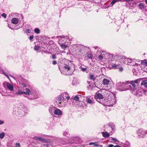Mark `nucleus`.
I'll use <instances>...</instances> for the list:
<instances>
[{
  "mask_svg": "<svg viewBox=\"0 0 147 147\" xmlns=\"http://www.w3.org/2000/svg\"><path fill=\"white\" fill-rule=\"evenodd\" d=\"M112 61V67L113 69H116L119 68L121 63H127L133 62L134 59L129 58H126L122 56L117 55L114 56Z\"/></svg>",
  "mask_w": 147,
  "mask_h": 147,
  "instance_id": "f257e3e1",
  "label": "nucleus"
},
{
  "mask_svg": "<svg viewBox=\"0 0 147 147\" xmlns=\"http://www.w3.org/2000/svg\"><path fill=\"white\" fill-rule=\"evenodd\" d=\"M127 82H128L127 81L126 82H119L117 83L116 86L118 90L120 91H124L129 89Z\"/></svg>",
  "mask_w": 147,
  "mask_h": 147,
  "instance_id": "f03ea898",
  "label": "nucleus"
},
{
  "mask_svg": "<svg viewBox=\"0 0 147 147\" xmlns=\"http://www.w3.org/2000/svg\"><path fill=\"white\" fill-rule=\"evenodd\" d=\"M143 78H139L136 80L134 81H128L129 83L131 85L130 86L132 87L131 89H133V88H136V85L137 84V85L139 84L141 80H142Z\"/></svg>",
  "mask_w": 147,
  "mask_h": 147,
  "instance_id": "7ed1b4c3",
  "label": "nucleus"
},
{
  "mask_svg": "<svg viewBox=\"0 0 147 147\" xmlns=\"http://www.w3.org/2000/svg\"><path fill=\"white\" fill-rule=\"evenodd\" d=\"M64 99L63 97L62 96V95H61V94L59 96L58 99L56 101V102L58 103V107H63L65 106V104L62 103L63 101H64Z\"/></svg>",
  "mask_w": 147,
  "mask_h": 147,
  "instance_id": "20e7f679",
  "label": "nucleus"
},
{
  "mask_svg": "<svg viewBox=\"0 0 147 147\" xmlns=\"http://www.w3.org/2000/svg\"><path fill=\"white\" fill-rule=\"evenodd\" d=\"M57 38H59L60 37L61 39H60V40L59 41L58 43L60 45V46L63 49H65L66 48H67V46L66 45H65V44L63 43V44H61L60 42H59L60 41H61V40H62V38H64V36H58L57 37Z\"/></svg>",
  "mask_w": 147,
  "mask_h": 147,
  "instance_id": "39448f33",
  "label": "nucleus"
},
{
  "mask_svg": "<svg viewBox=\"0 0 147 147\" xmlns=\"http://www.w3.org/2000/svg\"><path fill=\"white\" fill-rule=\"evenodd\" d=\"M3 85L7 87L8 89L11 91L13 90V86L12 84L8 82H5L3 83Z\"/></svg>",
  "mask_w": 147,
  "mask_h": 147,
  "instance_id": "423d86ee",
  "label": "nucleus"
},
{
  "mask_svg": "<svg viewBox=\"0 0 147 147\" xmlns=\"http://www.w3.org/2000/svg\"><path fill=\"white\" fill-rule=\"evenodd\" d=\"M64 67L65 69V70H66L67 71V73H66L65 74L66 75H69L71 74V68L69 66V65H67V64H65Z\"/></svg>",
  "mask_w": 147,
  "mask_h": 147,
  "instance_id": "0eeeda50",
  "label": "nucleus"
},
{
  "mask_svg": "<svg viewBox=\"0 0 147 147\" xmlns=\"http://www.w3.org/2000/svg\"><path fill=\"white\" fill-rule=\"evenodd\" d=\"M137 134L139 137L140 138L143 137L144 134V132L142 129L138 130L137 131Z\"/></svg>",
  "mask_w": 147,
  "mask_h": 147,
  "instance_id": "6e6552de",
  "label": "nucleus"
},
{
  "mask_svg": "<svg viewBox=\"0 0 147 147\" xmlns=\"http://www.w3.org/2000/svg\"><path fill=\"white\" fill-rule=\"evenodd\" d=\"M33 139L36 140H38L42 142H45L46 140L44 139L40 136H36L33 138Z\"/></svg>",
  "mask_w": 147,
  "mask_h": 147,
  "instance_id": "1a4fd4ad",
  "label": "nucleus"
},
{
  "mask_svg": "<svg viewBox=\"0 0 147 147\" xmlns=\"http://www.w3.org/2000/svg\"><path fill=\"white\" fill-rule=\"evenodd\" d=\"M131 90H132L133 93L134 94L136 95L137 93H139L141 92L142 90L140 89H137L136 88H133V89H131Z\"/></svg>",
  "mask_w": 147,
  "mask_h": 147,
  "instance_id": "9d476101",
  "label": "nucleus"
},
{
  "mask_svg": "<svg viewBox=\"0 0 147 147\" xmlns=\"http://www.w3.org/2000/svg\"><path fill=\"white\" fill-rule=\"evenodd\" d=\"M103 96L99 92H97L95 96V98H96L101 99L103 98Z\"/></svg>",
  "mask_w": 147,
  "mask_h": 147,
  "instance_id": "9b49d317",
  "label": "nucleus"
},
{
  "mask_svg": "<svg viewBox=\"0 0 147 147\" xmlns=\"http://www.w3.org/2000/svg\"><path fill=\"white\" fill-rule=\"evenodd\" d=\"M87 83L88 84V86L87 88L89 90H91L93 88L94 86V84L92 82L87 81Z\"/></svg>",
  "mask_w": 147,
  "mask_h": 147,
  "instance_id": "f8f14e48",
  "label": "nucleus"
},
{
  "mask_svg": "<svg viewBox=\"0 0 147 147\" xmlns=\"http://www.w3.org/2000/svg\"><path fill=\"white\" fill-rule=\"evenodd\" d=\"M106 54V55H107L108 56H109V58H113V56L112 54H109V55H108L105 52H102V53L101 54V55H102V56H103V58H105V59H106V57H105V55Z\"/></svg>",
  "mask_w": 147,
  "mask_h": 147,
  "instance_id": "ddd939ff",
  "label": "nucleus"
},
{
  "mask_svg": "<svg viewBox=\"0 0 147 147\" xmlns=\"http://www.w3.org/2000/svg\"><path fill=\"white\" fill-rule=\"evenodd\" d=\"M55 107L52 106L50 107L49 109V111L51 115H53L54 113V111L55 109Z\"/></svg>",
  "mask_w": 147,
  "mask_h": 147,
  "instance_id": "4468645a",
  "label": "nucleus"
},
{
  "mask_svg": "<svg viewBox=\"0 0 147 147\" xmlns=\"http://www.w3.org/2000/svg\"><path fill=\"white\" fill-rule=\"evenodd\" d=\"M116 100L115 99V97H114V98H112L111 101L109 102H110L109 103V106H113L114 105L116 104Z\"/></svg>",
  "mask_w": 147,
  "mask_h": 147,
  "instance_id": "2eb2a0df",
  "label": "nucleus"
},
{
  "mask_svg": "<svg viewBox=\"0 0 147 147\" xmlns=\"http://www.w3.org/2000/svg\"><path fill=\"white\" fill-rule=\"evenodd\" d=\"M54 113L56 115H61L62 114V111L60 109L56 108L54 111Z\"/></svg>",
  "mask_w": 147,
  "mask_h": 147,
  "instance_id": "dca6fc26",
  "label": "nucleus"
},
{
  "mask_svg": "<svg viewBox=\"0 0 147 147\" xmlns=\"http://www.w3.org/2000/svg\"><path fill=\"white\" fill-rule=\"evenodd\" d=\"M61 95H62V96H63L64 99H65V98L67 100H69L70 98V97L67 92L63 93Z\"/></svg>",
  "mask_w": 147,
  "mask_h": 147,
  "instance_id": "f3484780",
  "label": "nucleus"
},
{
  "mask_svg": "<svg viewBox=\"0 0 147 147\" xmlns=\"http://www.w3.org/2000/svg\"><path fill=\"white\" fill-rule=\"evenodd\" d=\"M85 56L89 59H91L93 57V55L90 53L88 52L86 54Z\"/></svg>",
  "mask_w": 147,
  "mask_h": 147,
  "instance_id": "a211bd4d",
  "label": "nucleus"
},
{
  "mask_svg": "<svg viewBox=\"0 0 147 147\" xmlns=\"http://www.w3.org/2000/svg\"><path fill=\"white\" fill-rule=\"evenodd\" d=\"M19 20L16 18H14L12 19L11 20V23L14 24H18Z\"/></svg>",
  "mask_w": 147,
  "mask_h": 147,
  "instance_id": "6ab92c4d",
  "label": "nucleus"
},
{
  "mask_svg": "<svg viewBox=\"0 0 147 147\" xmlns=\"http://www.w3.org/2000/svg\"><path fill=\"white\" fill-rule=\"evenodd\" d=\"M138 5L139 6V9H144L146 8V6L143 3H140Z\"/></svg>",
  "mask_w": 147,
  "mask_h": 147,
  "instance_id": "aec40b11",
  "label": "nucleus"
},
{
  "mask_svg": "<svg viewBox=\"0 0 147 147\" xmlns=\"http://www.w3.org/2000/svg\"><path fill=\"white\" fill-rule=\"evenodd\" d=\"M110 81L109 80L104 79L103 80V84L104 85H108L109 84Z\"/></svg>",
  "mask_w": 147,
  "mask_h": 147,
  "instance_id": "412c9836",
  "label": "nucleus"
},
{
  "mask_svg": "<svg viewBox=\"0 0 147 147\" xmlns=\"http://www.w3.org/2000/svg\"><path fill=\"white\" fill-rule=\"evenodd\" d=\"M24 94H32L31 91H30L29 89L26 88V92H24Z\"/></svg>",
  "mask_w": 147,
  "mask_h": 147,
  "instance_id": "4be33fe9",
  "label": "nucleus"
},
{
  "mask_svg": "<svg viewBox=\"0 0 147 147\" xmlns=\"http://www.w3.org/2000/svg\"><path fill=\"white\" fill-rule=\"evenodd\" d=\"M102 134L103 136L105 138H107L109 136V134L107 132H102Z\"/></svg>",
  "mask_w": 147,
  "mask_h": 147,
  "instance_id": "5701e85b",
  "label": "nucleus"
},
{
  "mask_svg": "<svg viewBox=\"0 0 147 147\" xmlns=\"http://www.w3.org/2000/svg\"><path fill=\"white\" fill-rule=\"evenodd\" d=\"M63 134L64 136H66L67 137L69 136L70 135L69 132L66 131H64L63 133Z\"/></svg>",
  "mask_w": 147,
  "mask_h": 147,
  "instance_id": "b1692460",
  "label": "nucleus"
},
{
  "mask_svg": "<svg viewBox=\"0 0 147 147\" xmlns=\"http://www.w3.org/2000/svg\"><path fill=\"white\" fill-rule=\"evenodd\" d=\"M89 78L90 80H93L94 81L95 79V76L93 74H90Z\"/></svg>",
  "mask_w": 147,
  "mask_h": 147,
  "instance_id": "393cba45",
  "label": "nucleus"
},
{
  "mask_svg": "<svg viewBox=\"0 0 147 147\" xmlns=\"http://www.w3.org/2000/svg\"><path fill=\"white\" fill-rule=\"evenodd\" d=\"M142 65H146L147 66V60L146 59L141 61V63Z\"/></svg>",
  "mask_w": 147,
  "mask_h": 147,
  "instance_id": "a878e982",
  "label": "nucleus"
},
{
  "mask_svg": "<svg viewBox=\"0 0 147 147\" xmlns=\"http://www.w3.org/2000/svg\"><path fill=\"white\" fill-rule=\"evenodd\" d=\"M119 1H121V0H113L112 1V2L111 3V6H112L115 3L118 2Z\"/></svg>",
  "mask_w": 147,
  "mask_h": 147,
  "instance_id": "bb28decb",
  "label": "nucleus"
},
{
  "mask_svg": "<svg viewBox=\"0 0 147 147\" xmlns=\"http://www.w3.org/2000/svg\"><path fill=\"white\" fill-rule=\"evenodd\" d=\"M81 49L80 46H78L77 47L76 49V51L77 53H80L81 52Z\"/></svg>",
  "mask_w": 147,
  "mask_h": 147,
  "instance_id": "cd10ccee",
  "label": "nucleus"
},
{
  "mask_svg": "<svg viewBox=\"0 0 147 147\" xmlns=\"http://www.w3.org/2000/svg\"><path fill=\"white\" fill-rule=\"evenodd\" d=\"M143 91L142 90L141 92H140L139 93L137 94H136V95L138 96H141L143 95Z\"/></svg>",
  "mask_w": 147,
  "mask_h": 147,
  "instance_id": "c85d7f7f",
  "label": "nucleus"
},
{
  "mask_svg": "<svg viewBox=\"0 0 147 147\" xmlns=\"http://www.w3.org/2000/svg\"><path fill=\"white\" fill-rule=\"evenodd\" d=\"M36 34H38L40 32V30L38 28H36L34 30Z\"/></svg>",
  "mask_w": 147,
  "mask_h": 147,
  "instance_id": "c756f323",
  "label": "nucleus"
},
{
  "mask_svg": "<svg viewBox=\"0 0 147 147\" xmlns=\"http://www.w3.org/2000/svg\"><path fill=\"white\" fill-rule=\"evenodd\" d=\"M147 84V80L143 81L141 84V86H143Z\"/></svg>",
  "mask_w": 147,
  "mask_h": 147,
  "instance_id": "7c9ffc66",
  "label": "nucleus"
},
{
  "mask_svg": "<svg viewBox=\"0 0 147 147\" xmlns=\"http://www.w3.org/2000/svg\"><path fill=\"white\" fill-rule=\"evenodd\" d=\"M87 102L88 103L90 104H92L93 103V101L92 100L90 99L89 98H88L86 100Z\"/></svg>",
  "mask_w": 147,
  "mask_h": 147,
  "instance_id": "2f4dec72",
  "label": "nucleus"
},
{
  "mask_svg": "<svg viewBox=\"0 0 147 147\" xmlns=\"http://www.w3.org/2000/svg\"><path fill=\"white\" fill-rule=\"evenodd\" d=\"M5 133L3 132L0 135V138L2 139L4 138L5 136Z\"/></svg>",
  "mask_w": 147,
  "mask_h": 147,
  "instance_id": "473e14b6",
  "label": "nucleus"
},
{
  "mask_svg": "<svg viewBox=\"0 0 147 147\" xmlns=\"http://www.w3.org/2000/svg\"><path fill=\"white\" fill-rule=\"evenodd\" d=\"M40 46H35L34 47V49L35 51H38L39 49H40Z\"/></svg>",
  "mask_w": 147,
  "mask_h": 147,
  "instance_id": "72a5a7b5",
  "label": "nucleus"
},
{
  "mask_svg": "<svg viewBox=\"0 0 147 147\" xmlns=\"http://www.w3.org/2000/svg\"><path fill=\"white\" fill-rule=\"evenodd\" d=\"M2 72H3V74L5 75V76L7 77V78H8V79H9V76H8V75H7V74L5 72V71H2Z\"/></svg>",
  "mask_w": 147,
  "mask_h": 147,
  "instance_id": "f704fd0d",
  "label": "nucleus"
},
{
  "mask_svg": "<svg viewBox=\"0 0 147 147\" xmlns=\"http://www.w3.org/2000/svg\"><path fill=\"white\" fill-rule=\"evenodd\" d=\"M74 99L76 100V101H78L79 97L77 96H76L74 97Z\"/></svg>",
  "mask_w": 147,
  "mask_h": 147,
  "instance_id": "c9c22d12",
  "label": "nucleus"
},
{
  "mask_svg": "<svg viewBox=\"0 0 147 147\" xmlns=\"http://www.w3.org/2000/svg\"><path fill=\"white\" fill-rule=\"evenodd\" d=\"M98 58H99V60H101L102 59L104 58H103V56H102V55H99Z\"/></svg>",
  "mask_w": 147,
  "mask_h": 147,
  "instance_id": "e433bc0d",
  "label": "nucleus"
},
{
  "mask_svg": "<svg viewBox=\"0 0 147 147\" xmlns=\"http://www.w3.org/2000/svg\"><path fill=\"white\" fill-rule=\"evenodd\" d=\"M24 94V92H22L21 91H19L18 92L16 93V94Z\"/></svg>",
  "mask_w": 147,
  "mask_h": 147,
  "instance_id": "4c0bfd02",
  "label": "nucleus"
},
{
  "mask_svg": "<svg viewBox=\"0 0 147 147\" xmlns=\"http://www.w3.org/2000/svg\"><path fill=\"white\" fill-rule=\"evenodd\" d=\"M31 31V30L30 29H27L26 30V33H30V32Z\"/></svg>",
  "mask_w": 147,
  "mask_h": 147,
  "instance_id": "58836bf2",
  "label": "nucleus"
},
{
  "mask_svg": "<svg viewBox=\"0 0 147 147\" xmlns=\"http://www.w3.org/2000/svg\"><path fill=\"white\" fill-rule=\"evenodd\" d=\"M111 140L113 141L114 142H116L117 141V139L115 138H112Z\"/></svg>",
  "mask_w": 147,
  "mask_h": 147,
  "instance_id": "ea45409f",
  "label": "nucleus"
},
{
  "mask_svg": "<svg viewBox=\"0 0 147 147\" xmlns=\"http://www.w3.org/2000/svg\"><path fill=\"white\" fill-rule=\"evenodd\" d=\"M16 147H20V144L19 143H17L16 144Z\"/></svg>",
  "mask_w": 147,
  "mask_h": 147,
  "instance_id": "a19ab883",
  "label": "nucleus"
},
{
  "mask_svg": "<svg viewBox=\"0 0 147 147\" xmlns=\"http://www.w3.org/2000/svg\"><path fill=\"white\" fill-rule=\"evenodd\" d=\"M34 36L33 35L31 36L29 38V39L30 40H32Z\"/></svg>",
  "mask_w": 147,
  "mask_h": 147,
  "instance_id": "79ce46f5",
  "label": "nucleus"
},
{
  "mask_svg": "<svg viewBox=\"0 0 147 147\" xmlns=\"http://www.w3.org/2000/svg\"><path fill=\"white\" fill-rule=\"evenodd\" d=\"M2 16L5 18L7 16V15L5 13H3L2 15Z\"/></svg>",
  "mask_w": 147,
  "mask_h": 147,
  "instance_id": "37998d69",
  "label": "nucleus"
},
{
  "mask_svg": "<svg viewBox=\"0 0 147 147\" xmlns=\"http://www.w3.org/2000/svg\"><path fill=\"white\" fill-rule=\"evenodd\" d=\"M81 70L83 71H86V68H81Z\"/></svg>",
  "mask_w": 147,
  "mask_h": 147,
  "instance_id": "c03bdc74",
  "label": "nucleus"
},
{
  "mask_svg": "<svg viewBox=\"0 0 147 147\" xmlns=\"http://www.w3.org/2000/svg\"><path fill=\"white\" fill-rule=\"evenodd\" d=\"M52 58L53 59H56V56L55 55H53L52 56Z\"/></svg>",
  "mask_w": 147,
  "mask_h": 147,
  "instance_id": "a18cd8bd",
  "label": "nucleus"
},
{
  "mask_svg": "<svg viewBox=\"0 0 147 147\" xmlns=\"http://www.w3.org/2000/svg\"><path fill=\"white\" fill-rule=\"evenodd\" d=\"M4 121L0 120V125H2L4 123Z\"/></svg>",
  "mask_w": 147,
  "mask_h": 147,
  "instance_id": "49530a36",
  "label": "nucleus"
},
{
  "mask_svg": "<svg viewBox=\"0 0 147 147\" xmlns=\"http://www.w3.org/2000/svg\"><path fill=\"white\" fill-rule=\"evenodd\" d=\"M119 70L120 71H122L123 70V68L121 67H119Z\"/></svg>",
  "mask_w": 147,
  "mask_h": 147,
  "instance_id": "de8ad7c7",
  "label": "nucleus"
},
{
  "mask_svg": "<svg viewBox=\"0 0 147 147\" xmlns=\"http://www.w3.org/2000/svg\"><path fill=\"white\" fill-rule=\"evenodd\" d=\"M57 62L55 61H53V65H55L56 64Z\"/></svg>",
  "mask_w": 147,
  "mask_h": 147,
  "instance_id": "09e8293b",
  "label": "nucleus"
},
{
  "mask_svg": "<svg viewBox=\"0 0 147 147\" xmlns=\"http://www.w3.org/2000/svg\"><path fill=\"white\" fill-rule=\"evenodd\" d=\"M108 147H114V146L113 144H110L108 146Z\"/></svg>",
  "mask_w": 147,
  "mask_h": 147,
  "instance_id": "8fccbe9b",
  "label": "nucleus"
},
{
  "mask_svg": "<svg viewBox=\"0 0 147 147\" xmlns=\"http://www.w3.org/2000/svg\"><path fill=\"white\" fill-rule=\"evenodd\" d=\"M14 94L13 93V94H10L9 96L12 97H13V96H14Z\"/></svg>",
  "mask_w": 147,
  "mask_h": 147,
  "instance_id": "3c124183",
  "label": "nucleus"
},
{
  "mask_svg": "<svg viewBox=\"0 0 147 147\" xmlns=\"http://www.w3.org/2000/svg\"><path fill=\"white\" fill-rule=\"evenodd\" d=\"M114 147H121L119 145H116L114 146Z\"/></svg>",
  "mask_w": 147,
  "mask_h": 147,
  "instance_id": "603ef678",
  "label": "nucleus"
},
{
  "mask_svg": "<svg viewBox=\"0 0 147 147\" xmlns=\"http://www.w3.org/2000/svg\"><path fill=\"white\" fill-rule=\"evenodd\" d=\"M121 1H132L133 0H121Z\"/></svg>",
  "mask_w": 147,
  "mask_h": 147,
  "instance_id": "864d4df0",
  "label": "nucleus"
},
{
  "mask_svg": "<svg viewBox=\"0 0 147 147\" xmlns=\"http://www.w3.org/2000/svg\"><path fill=\"white\" fill-rule=\"evenodd\" d=\"M22 85L23 86H25V87H26V85H25V84H23H23H22Z\"/></svg>",
  "mask_w": 147,
  "mask_h": 147,
  "instance_id": "5fc2aeb1",
  "label": "nucleus"
},
{
  "mask_svg": "<svg viewBox=\"0 0 147 147\" xmlns=\"http://www.w3.org/2000/svg\"><path fill=\"white\" fill-rule=\"evenodd\" d=\"M144 87L146 88H147V85H144Z\"/></svg>",
  "mask_w": 147,
  "mask_h": 147,
  "instance_id": "6e6d98bb",
  "label": "nucleus"
},
{
  "mask_svg": "<svg viewBox=\"0 0 147 147\" xmlns=\"http://www.w3.org/2000/svg\"><path fill=\"white\" fill-rule=\"evenodd\" d=\"M145 134H147V130L145 131Z\"/></svg>",
  "mask_w": 147,
  "mask_h": 147,
  "instance_id": "4d7b16f0",
  "label": "nucleus"
},
{
  "mask_svg": "<svg viewBox=\"0 0 147 147\" xmlns=\"http://www.w3.org/2000/svg\"><path fill=\"white\" fill-rule=\"evenodd\" d=\"M136 64V63H133V65H134L135 64Z\"/></svg>",
  "mask_w": 147,
  "mask_h": 147,
  "instance_id": "13d9d810",
  "label": "nucleus"
},
{
  "mask_svg": "<svg viewBox=\"0 0 147 147\" xmlns=\"http://www.w3.org/2000/svg\"><path fill=\"white\" fill-rule=\"evenodd\" d=\"M145 2L147 3V0H145Z\"/></svg>",
  "mask_w": 147,
  "mask_h": 147,
  "instance_id": "bf43d9fd",
  "label": "nucleus"
},
{
  "mask_svg": "<svg viewBox=\"0 0 147 147\" xmlns=\"http://www.w3.org/2000/svg\"><path fill=\"white\" fill-rule=\"evenodd\" d=\"M74 142H73V141H71V142H70V143H73Z\"/></svg>",
  "mask_w": 147,
  "mask_h": 147,
  "instance_id": "052dcab7",
  "label": "nucleus"
},
{
  "mask_svg": "<svg viewBox=\"0 0 147 147\" xmlns=\"http://www.w3.org/2000/svg\"><path fill=\"white\" fill-rule=\"evenodd\" d=\"M21 17H22V19H23V16H21Z\"/></svg>",
  "mask_w": 147,
  "mask_h": 147,
  "instance_id": "680f3d73",
  "label": "nucleus"
},
{
  "mask_svg": "<svg viewBox=\"0 0 147 147\" xmlns=\"http://www.w3.org/2000/svg\"><path fill=\"white\" fill-rule=\"evenodd\" d=\"M8 26L9 27V28H10L9 26V24H8Z\"/></svg>",
  "mask_w": 147,
  "mask_h": 147,
  "instance_id": "e2e57ef3",
  "label": "nucleus"
},
{
  "mask_svg": "<svg viewBox=\"0 0 147 147\" xmlns=\"http://www.w3.org/2000/svg\"><path fill=\"white\" fill-rule=\"evenodd\" d=\"M97 52H98V53H99V52H100V51H97Z\"/></svg>",
  "mask_w": 147,
  "mask_h": 147,
  "instance_id": "0e129e2a",
  "label": "nucleus"
},
{
  "mask_svg": "<svg viewBox=\"0 0 147 147\" xmlns=\"http://www.w3.org/2000/svg\"><path fill=\"white\" fill-rule=\"evenodd\" d=\"M11 76V77H12L13 78V77L12 76Z\"/></svg>",
  "mask_w": 147,
  "mask_h": 147,
  "instance_id": "69168bd1",
  "label": "nucleus"
},
{
  "mask_svg": "<svg viewBox=\"0 0 147 147\" xmlns=\"http://www.w3.org/2000/svg\"><path fill=\"white\" fill-rule=\"evenodd\" d=\"M91 144H92V143H90V145H91Z\"/></svg>",
  "mask_w": 147,
  "mask_h": 147,
  "instance_id": "338daca9",
  "label": "nucleus"
},
{
  "mask_svg": "<svg viewBox=\"0 0 147 147\" xmlns=\"http://www.w3.org/2000/svg\"><path fill=\"white\" fill-rule=\"evenodd\" d=\"M35 147V146H34V147Z\"/></svg>",
  "mask_w": 147,
  "mask_h": 147,
  "instance_id": "774afa93",
  "label": "nucleus"
}]
</instances>
